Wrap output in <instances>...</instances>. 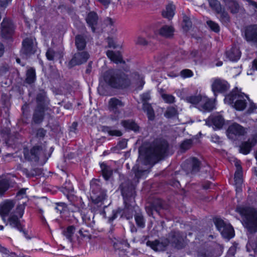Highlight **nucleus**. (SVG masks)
Returning <instances> with one entry per match:
<instances>
[{
    "label": "nucleus",
    "mask_w": 257,
    "mask_h": 257,
    "mask_svg": "<svg viewBox=\"0 0 257 257\" xmlns=\"http://www.w3.org/2000/svg\"><path fill=\"white\" fill-rule=\"evenodd\" d=\"M236 211L242 217V224L250 232L257 230V212L253 208L239 206L236 208Z\"/></svg>",
    "instance_id": "7ed1b4c3"
},
{
    "label": "nucleus",
    "mask_w": 257,
    "mask_h": 257,
    "mask_svg": "<svg viewBox=\"0 0 257 257\" xmlns=\"http://www.w3.org/2000/svg\"><path fill=\"white\" fill-rule=\"evenodd\" d=\"M177 114V110L175 107H169L167 108L164 115L166 117L170 118L175 117Z\"/></svg>",
    "instance_id": "4c0bfd02"
},
{
    "label": "nucleus",
    "mask_w": 257,
    "mask_h": 257,
    "mask_svg": "<svg viewBox=\"0 0 257 257\" xmlns=\"http://www.w3.org/2000/svg\"><path fill=\"white\" fill-rule=\"evenodd\" d=\"M75 228L74 226H69L66 228V230L64 231V235L68 240L71 241L72 237L75 232Z\"/></svg>",
    "instance_id": "58836bf2"
},
{
    "label": "nucleus",
    "mask_w": 257,
    "mask_h": 257,
    "mask_svg": "<svg viewBox=\"0 0 257 257\" xmlns=\"http://www.w3.org/2000/svg\"><path fill=\"white\" fill-rule=\"evenodd\" d=\"M69 209L71 210L72 212L80 211L81 209L80 207H77L73 204H71L69 207Z\"/></svg>",
    "instance_id": "0e129e2a"
},
{
    "label": "nucleus",
    "mask_w": 257,
    "mask_h": 257,
    "mask_svg": "<svg viewBox=\"0 0 257 257\" xmlns=\"http://www.w3.org/2000/svg\"><path fill=\"white\" fill-rule=\"evenodd\" d=\"M146 244L147 246H150L152 249L155 251H162L165 249L166 246V244L160 242L158 240L154 241L148 240Z\"/></svg>",
    "instance_id": "393cba45"
},
{
    "label": "nucleus",
    "mask_w": 257,
    "mask_h": 257,
    "mask_svg": "<svg viewBox=\"0 0 257 257\" xmlns=\"http://www.w3.org/2000/svg\"><path fill=\"white\" fill-rule=\"evenodd\" d=\"M7 189V186L2 182H0V195H2Z\"/></svg>",
    "instance_id": "69168bd1"
},
{
    "label": "nucleus",
    "mask_w": 257,
    "mask_h": 257,
    "mask_svg": "<svg viewBox=\"0 0 257 257\" xmlns=\"http://www.w3.org/2000/svg\"><path fill=\"white\" fill-rule=\"evenodd\" d=\"M120 189L121 190V194L123 197L124 202L126 205L127 201L128 200V197L130 196V194L132 195V192L134 189V187L132 185L131 187L126 188L125 186V184L122 183L120 186Z\"/></svg>",
    "instance_id": "c85d7f7f"
},
{
    "label": "nucleus",
    "mask_w": 257,
    "mask_h": 257,
    "mask_svg": "<svg viewBox=\"0 0 257 257\" xmlns=\"http://www.w3.org/2000/svg\"><path fill=\"white\" fill-rule=\"evenodd\" d=\"M175 6L172 4H169L167 6L165 10L163 12L162 15L164 17L171 19L175 14Z\"/></svg>",
    "instance_id": "473e14b6"
},
{
    "label": "nucleus",
    "mask_w": 257,
    "mask_h": 257,
    "mask_svg": "<svg viewBox=\"0 0 257 257\" xmlns=\"http://www.w3.org/2000/svg\"><path fill=\"white\" fill-rule=\"evenodd\" d=\"M127 146V142L125 140L120 141L117 144V147L120 149H123Z\"/></svg>",
    "instance_id": "13d9d810"
},
{
    "label": "nucleus",
    "mask_w": 257,
    "mask_h": 257,
    "mask_svg": "<svg viewBox=\"0 0 257 257\" xmlns=\"http://www.w3.org/2000/svg\"><path fill=\"white\" fill-rule=\"evenodd\" d=\"M46 55L49 60H54L60 56V54L55 52L53 49L50 48L47 50Z\"/></svg>",
    "instance_id": "37998d69"
},
{
    "label": "nucleus",
    "mask_w": 257,
    "mask_h": 257,
    "mask_svg": "<svg viewBox=\"0 0 257 257\" xmlns=\"http://www.w3.org/2000/svg\"><path fill=\"white\" fill-rule=\"evenodd\" d=\"M133 171L134 172L135 177L138 180L140 178L146 177L149 173L147 170H139L137 166L133 168ZM138 181H139L138 180L137 182H138Z\"/></svg>",
    "instance_id": "e433bc0d"
},
{
    "label": "nucleus",
    "mask_w": 257,
    "mask_h": 257,
    "mask_svg": "<svg viewBox=\"0 0 257 257\" xmlns=\"http://www.w3.org/2000/svg\"><path fill=\"white\" fill-rule=\"evenodd\" d=\"M214 224L223 237L230 239L234 236L233 227L229 224H226L223 220L219 218L214 219Z\"/></svg>",
    "instance_id": "0eeeda50"
},
{
    "label": "nucleus",
    "mask_w": 257,
    "mask_h": 257,
    "mask_svg": "<svg viewBox=\"0 0 257 257\" xmlns=\"http://www.w3.org/2000/svg\"><path fill=\"white\" fill-rule=\"evenodd\" d=\"M135 43L138 45H146L148 44L146 39L141 36H137L135 40Z\"/></svg>",
    "instance_id": "3c124183"
},
{
    "label": "nucleus",
    "mask_w": 257,
    "mask_h": 257,
    "mask_svg": "<svg viewBox=\"0 0 257 257\" xmlns=\"http://www.w3.org/2000/svg\"><path fill=\"white\" fill-rule=\"evenodd\" d=\"M181 76L183 78L190 77L193 75L192 71L189 69H184L181 71Z\"/></svg>",
    "instance_id": "864d4df0"
},
{
    "label": "nucleus",
    "mask_w": 257,
    "mask_h": 257,
    "mask_svg": "<svg viewBox=\"0 0 257 257\" xmlns=\"http://www.w3.org/2000/svg\"><path fill=\"white\" fill-rule=\"evenodd\" d=\"M86 22L89 27H91L92 31H95V26L97 24L98 17L94 12H90L88 14L86 18Z\"/></svg>",
    "instance_id": "bb28decb"
},
{
    "label": "nucleus",
    "mask_w": 257,
    "mask_h": 257,
    "mask_svg": "<svg viewBox=\"0 0 257 257\" xmlns=\"http://www.w3.org/2000/svg\"><path fill=\"white\" fill-rule=\"evenodd\" d=\"M89 57V55L87 52H78L74 54L70 63L72 65H80L85 63Z\"/></svg>",
    "instance_id": "a211bd4d"
},
{
    "label": "nucleus",
    "mask_w": 257,
    "mask_h": 257,
    "mask_svg": "<svg viewBox=\"0 0 257 257\" xmlns=\"http://www.w3.org/2000/svg\"><path fill=\"white\" fill-rule=\"evenodd\" d=\"M192 141L191 140L184 141L181 145V149L184 151L189 149L192 146Z\"/></svg>",
    "instance_id": "09e8293b"
},
{
    "label": "nucleus",
    "mask_w": 257,
    "mask_h": 257,
    "mask_svg": "<svg viewBox=\"0 0 257 257\" xmlns=\"http://www.w3.org/2000/svg\"><path fill=\"white\" fill-rule=\"evenodd\" d=\"M105 23L106 25L111 26L113 25L114 22L111 19L107 18L105 20Z\"/></svg>",
    "instance_id": "774afa93"
},
{
    "label": "nucleus",
    "mask_w": 257,
    "mask_h": 257,
    "mask_svg": "<svg viewBox=\"0 0 257 257\" xmlns=\"http://www.w3.org/2000/svg\"><path fill=\"white\" fill-rule=\"evenodd\" d=\"M207 24L210 29L214 32L217 33L219 31V27L217 23L209 20L207 21Z\"/></svg>",
    "instance_id": "de8ad7c7"
},
{
    "label": "nucleus",
    "mask_w": 257,
    "mask_h": 257,
    "mask_svg": "<svg viewBox=\"0 0 257 257\" xmlns=\"http://www.w3.org/2000/svg\"><path fill=\"white\" fill-rule=\"evenodd\" d=\"M188 165L191 167V173H195L199 170L200 163L195 158H191L187 160Z\"/></svg>",
    "instance_id": "7c9ffc66"
},
{
    "label": "nucleus",
    "mask_w": 257,
    "mask_h": 257,
    "mask_svg": "<svg viewBox=\"0 0 257 257\" xmlns=\"http://www.w3.org/2000/svg\"><path fill=\"white\" fill-rule=\"evenodd\" d=\"M14 206V203L13 201L8 200L4 202L0 207V214L4 217L8 215L10 211Z\"/></svg>",
    "instance_id": "412c9836"
},
{
    "label": "nucleus",
    "mask_w": 257,
    "mask_h": 257,
    "mask_svg": "<svg viewBox=\"0 0 257 257\" xmlns=\"http://www.w3.org/2000/svg\"><path fill=\"white\" fill-rule=\"evenodd\" d=\"M162 98L165 102L167 103H173L176 101V98L174 96L165 93H162Z\"/></svg>",
    "instance_id": "79ce46f5"
},
{
    "label": "nucleus",
    "mask_w": 257,
    "mask_h": 257,
    "mask_svg": "<svg viewBox=\"0 0 257 257\" xmlns=\"http://www.w3.org/2000/svg\"><path fill=\"white\" fill-rule=\"evenodd\" d=\"M246 133V129L237 123L229 125L226 131L227 136L231 140H235L238 137L244 136Z\"/></svg>",
    "instance_id": "1a4fd4ad"
},
{
    "label": "nucleus",
    "mask_w": 257,
    "mask_h": 257,
    "mask_svg": "<svg viewBox=\"0 0 257 257\" xmlns=\"http://www.w3.org/2000/svg\"><path fill=\"white\" fill-rule=\"evenodd\" d=\"M90 188L92 194L91 197L92 202L95 204L100 203L101 205L102 202L106 199V191L101 189L99 181L97 179L91 181Z\"/></svg>",
    "instance_id": "423d86ee"
},
{
    "label": "nucleus",
    "mask_w": 257,
    "mask_h": 257,
    "mask_svg": "<svg viewBox=\"0 0 257 257\" xmlns=\"http://www.w3.org/2000/svg\"><path fill=\"white\" fill-rule=\"evenodd\" d=\"M211 140L212 142L215 143H219L220 142V138L215 134H213L211 136Z\"/></svg>",
    "instance_id": "680f3d73"
},
{
    "label": "nucleus",
    "mask_w": 257,
    "mask_h": 257,
    "mask_svg": "<svg viewBox=\"0 0 257 257\" xmlns=\"http://www.w3.org/2000/svg\"><path fill=\"white\" fill-rule=\"evenodd\" d=\"M44 108L41 106H38L33 115V120L35 123L41 122L44 116Z\"/></svg>",
    "instance_id": "2f4dec72"
},
{
    "label": "nucleus",
    "mask_w": 257,
    "mask_h": 257,
    "mask_svg": "<svg viewBox=\"0 0 257 257\" xmlns=\"http://www.w3.org/2000/svg\"><path fill=\"white\" fill-rule=\"evenodd\" d=\"M105 131L110 136L120 137L122 135V133L121 131L117 130H113L109 127H107L105 129Z\"/></svg>",
    "instance_id": "a18cd8bd"
},
{
    "label": "nucleus",
    "mask_w": 257,
    "mask_h": 257,
    "mask_svg": "<svg viewBox=\"0 0 257 257\" xmlns=\"http://www.w3.org/2000/svg\"><path fill=\"white\" fill-rule=\"evenodd\" d=\"M36 50V45L32 39L27 38L23 42V48L21 53L26 57L33 54Z\"/></svg>",
    "instance_id": "ddd939ff"
},
{
    "label": "nucleus",
    "mask_w": 257,
    "mask_h": 257,
    "mask_svg": "<svg viewBox=\"0 0 257 257\" xmlns=\"http://www.w3.org/2000/svg\"><path fill=\"white\" fill-rule=\"evenodd\" d=\"M246 247L247 249H248L249 247H251L254 250V252L257 254V238L254 242H252L250 240L248 241L246 245Z\"/></svg>",
    "instance_id": "603ef678"
},
{
    "label": "nucleus",
    "mask_w": 257,
    "mask_h": 257,
    "mask_svg": "<svg viewBox=\"0 0 257 257\" xmlns=\"http://www.w3.org/2000/svg\"><path fill=\"white\" fill-rule=\"evenodd\" d=\"M65 204L63 203H60L57 204V206L55 207V209L61 213L64 211Z\"/></svg>",
    "instance_id": "bf43d9fd"
},
{
    "label": "nucleus",
    "mask_w": 257,
    "mask_h": 257,
    "mask_svg": "<svg viewBox=\"0 0 257 257\" xmlns=\"http://www.w3.org/2000/svg\"><path fill=\"white\" fill-rule=\"evenodd\" d=\"M102 175L105 180H108L110 176L112 175V170L108 166H106L105 164H102L100 165Z\"/></svg>",
    "instance_id": "f704fd0d"
},
{
    "label": "nucleus",
    "mask_w": 257,
    "mask_h": 257,
    "mask_svg": "<svg viewBox=\"0 0 257 257\" xmlns=\"http://www.w3.org/2000/svg\"><path fill=\"white\" fill-rule=\"evenodd\" d=\"M257 142V135L254 137L253 140H249L247 142L243 143L240 147V152L244 155L248 154L251 148Z\"/></svg>",
    "instance_id": "b1692460"
},
{
    "label": "nucleus",
    "mask_w": 257,
    "mask_h": 257,
    "mask_svg": "<svg viewBox=\"0 0 257 257\" xmlns=\"http://www.w3.org/2000/svg\"><path fill=\"white\" fill-rule=\"evenodd\" d=\"M150 98V94L148 92L141 95V99L143 102V109L145 112H147L149 119L152 120L155 117L154 112L151 104L147 102Z\"/></svg>",
    "instance_id": "f8f14e48"
},
{
    "label": "nucleus",
    "mask_w": 257,
    "mask_h": 257,
    "mask_svg": "<svg viewBox=\"0 0 257 257\" xmlns=\"http://www.w3.org/2000/svg\"><path fill=\"white\" fill-rule=\"evenodd\" d=\"M235 251V249L234 247H230L227 252V255L229 256L230 257H232V256L234 255Z\"/></svg>",
    "instance_id": "338daca9"
},
{
    "label": "nucleus",
    "mask_w": 257,
    "mask_h": 257,
    "mask_svg": "<svg viewBox=\"0 0 257 257\" xmlns=\"http://www.w3.org/2000/svg\"><path fill=\"white\" fill-rule=\"evenodd\" d=\"M135 219L137 225L141 227L144 228L145 226V221L142 214L138 213L135 215Z\"/></svg>",
    "instance_id": "ea45409f"
},
{
    "label": "nucleus",
    "mask_w": 257,
    "mask_h": 257,
    "mask_svg": "<svg viewBox=\"0 0 257 257\" xmlns=\"http://www.w3.org/2000/svg\"><path fill=\"white\" fill-rule=\"evenodd\" d=\"M224 123V119L219 114H213L210 116L206 120V124L208 126H212L216 128H220Z\"/></svg>",
    "instance_id": "dca6fc26"
},
{
    "label": "nucleus",
    "mask_w": 257,
    "mask_h": 257,
    "mask_svg": "<svg viewBox=\"0 0 257 257\" xmlns=\"http://www.w3.org/2000/svg\"><path fill=\"white\" fill-rule=\"evenodd\" d=\"M220 14V20L223 23H227L229 21V17L228 14L221 9V12L219 13Z\"/></svg>",
    "instance_id": "8fccbe9b"
},
{
    "label": "nucleus",
    "mask_w": 257,
    "mask_h": 257,
    "mask_svg": "<svg viewBox=\"0 0 257 257\" xmlns=\"http://www.w3.org/2000/svg\"><path fill=\"white\" fill-rule=\"evenodd\" d=\"M46 134V131L43 128H39L37 132V136L39 138H43Z\"/></svg>",
    "instance_id": "052dcab7"
},
{
    "label": "nucleus",
    "mask_w": 257,
    "mask_h": 257,
    "mask_svg": "<svg viewBox=\"0 0 257 257\" xmlns=\"http://www.w3.org/2000/svg\"><path fill=\"white\" fill-rule=\"evenodd\" d=\"M124 103L120 100L113 97L109 99L108 103V108L111 114L109 118L113 121L119 120L122 116V111L119 109V108L124 106Z\"/></svg>",
    "instance_id": "39448f33"
},
{
    "label": "nucleus",
    "mask_w": 257,
    "mask_h": 257,
    "mask_svg": "<svg viewBox=\"0 0 257 257\" xmlns=\"http://www.w3.org/2000/svg\"><path fill=\"white\" fill-rule=\"evenodd\" d=\"M214 108V101L202 95L197 108L202 111H210Z\"/></svg>",
    "instance_id": "4468645a"
},
{
    "label": "nucleus",
    "mask_w": 257,
    "mask_h": 257,
    "mask_svg": "<svg viewBox=\"0 0 257 257\" xmlns=\"http://www.w3.org/2000/svg\"><path fill=\"white\" fill-rule=\"evenodd\" d=\"M121 125L125 130H133L137 132L139 130V126L133 120H123L121 122Z\"/></svg>",
    "instance_id": "c756f323"
},
{
    "label": "nucleus",
    "mask_w": 257,
    "mask_h": 257,
    "mask_svg": "<svg viewBox=\"0 0 257 257\" xmlns=\"http://www.w3.org/2000/svg\"><path fill=\"white\" fill-rule=\"evenodd\" d=\"M104 82L109 86L114 88H123L132 83L143 85V77L137 72L130 75L120 70L110 69L106 71L101 76Z\"/></svg>",
    "instance_id": "f257e3e1"
},
{
    "label": "nucleus",
    "mask_w": 257,
    "mask_h": 257,
    "mask_svg": "<svg viewBox=\"0 0 257 257\" xmlns=\"http://www.w3.org/2000/svg\"><path fill=\"white\" fill-rule=\"evenodd\" d=\"M226 57L229 60L237 61L241 56V52L237 46H233L230 49L226 51Z\"/></svg>",
    "instance_id": "aec40b11"
},
{
    "label": "nucleus",
    "mask_w": 257,
    "mask_h": 257,
    "mask_svg": "<svg viewBox=\"0 0 257 257\" xmlns=\"http://www.w3.org/2000/svg\"><path fill=\"white\" fill-rule=\"evenodd\" d=\"M247 112L249 113H257V105L250 101Z\"/></svg>",
    "instance_id": "5fc2aeb1"
},
{
    "label": "nucleus",
    "mask_w": 257,
    "mask_h": 257,
    "mask_svg": "<svg viewBox=\"0 0 257 257\" xmlns=\"http://www.w3.org/2000/svg\"><path fill=\"white\" fill-rule=\"evenodd\" d=\"M25 205L23 204H20L19 205L16 209V211L15 212V213L14 214L18 216L19 218L22 217L24 213V210H25Z\"/></svg>",
    "instance_id": "c03bdc74"
},
{
    "label": "nucleus",
    "mask_w": 257,
    "mask_h": 257,
    "mask_svg": "<svg viewBox=\"0 0 257 257\" xmlns=\"http://www.w3.org/2000/svg\"><path fill=\"white\" fill-rule=\"evenodd\" d=\"M246 41L257 47V25L247 27L245 32Z\"/></svg>",
    "instance_id": "2eb2a0df"
},
{
    "label": "nucleus",
    "mask_w": 257,
    "mask_h": 257,
    "mask_svg": "<svg viewBox=\"0 0 257 257\" xmlns=\"http://www.w3.org/2000/svg\"><path fill=\"white\" fill-rule=\"evenodd\" d=\"M46 149L41 146H34L30 150L24 148L23 151L25 158L30 161L37 162L40 159L45 158Z\"/></svg>",
    "instance_id": "20e7f679"
},
{
    "label": "nucleus",
    "mask_w": 257,
    "mask_h": 257,
    "mask_svg": "<svg viewBox=\"0 0 257 257\" xmlns=\"http://www.w3.org/2000/svg\"><path fill=\"white\" fill-rule=\"evenodd\" d=\"M224 101L225 103L239 111L243 110L247 105H249L251 101L248 96L237 88L233 89L226 95Z\"/></svg>",
    "instance_id": "f03ea898"
},
{
    "label": "nucleus",
    "mask_w": 257,
    "mask_h": 257,
    "mask_svg": "<svg viewBox=\"0 0 257 257\" xmlns=\"http://www.w3.org/2000/svg\"><path fill=\"white\" fill-rule=\"evenodd\" d=\"M237 170L234 174V182L237 191H241V187L242 183V171L241 166L236 164Z\"/></svg>",
    "instance_id": "5701e85b"
},
{
    "label": "nucleus",
    "mask_w": 257,
    "mask_h": 257,
    "mask_svg": "<svg viewBox=\"0 0 257 257\" xmlns=\"http://www.w3.org/2000/svg\"><path fill=\"white\" fill-rule=\"evenodd\" d=\"M36 79L35 71L33 68H30L28 70L27 72V77L26 81L29 84L32 83Z\"/></svg>",
    "instance_id": "c9c22d12"
},
{
    "label": "nucleus",
    "mask_w": 257,
    "mask_h": 257,
    "mask_svg": "<svg viewBox=\"0 0 257 257\" xmlns=\"http://www.w3.org/2000/svg\"><path fill=\"white\" fill-rule=\"evenodd\" d=\"M1 25L3 37L6 38L10 37L14 31V27L12 21L7 18L4 19Z\"/></svg>",
    "instance_id": "f3484780"
},
{
    "label": "nucleus",
    "mask_w": 257,
    "mask_h": 257,
    "mask_svg": "<svg viewBox=\"0 0 257 257\" xmlns=\"http://www.w3.org/2000/svg\"><path fill=\"white\" fill-rule=\"evenodd\" d=\"M107 43L108 47L110 48H116L117 46L116 44L115 40L111 38H108L107 39Z\"/></svg>",
    "instance_id": "4d7b16f0"
},
{
    "label": "nucleus",
    "mask_w": 257,
    "mask_h": 257,
    "mask_svg": "<svg viewBox=\"0 0 257 257\" xmlns=\"http://www.w3.org/2000/svg\"><path fill=\"white\" fill-rule=\"evenodd\" d=\"M178 96L184 100L185 102L191 104L192 105L197 108L201 99L202 95L201 94H187L186 90L183 89L178 93Z\"/></svg>",
    "instance_id": "9d476101"
},
{
    "label": "nucleus",
    "mask_w": 257,
    "mask_h": 257,
    "mask_svg": "<svg viewBox=\"0 0 257 257\" xmlns=\"http://www.w3.org/2000/svg\"><path fill=\"white\" fill-rule=\"evenodd\" d=\"M86 42L85 37L77 35L75 37V45L78 50H83L86 47Z\"/></svg>",
    "instance_id": "72a5a7b5"
},
{
    "label": "nucleus",
    "mask_w": 257,
    "mask_h": 257,
    "mask_svg": "<svg viewBox=\"0 0 257 257\" xmlns=\"http://www.w3.org/2000/svg\"><path fill=\"white\" fill-rule=\"evenodd\" d=\"M108 58L116 64L124 63L122 55L119 51L108 50L106 52Z\"/></svg>",
    "instance_id": "4be33fe9"
},
{
    "label": "nucleus",
    "mask_w": 257,
    "mask_h": 257,
    "mask_svg": "<svg viewBox=\"0 0 257 257\" xmlns=\"http://www.w3.org/2000/svg\"><path fill=\"white\" fill-rule=\"evenodd\" d=\"M20 218L15 214L11 215L9 218V224L11 227L17 228L20 231H22L24 236L26 237V233L23 230V225L21 223Z\"/></svg>",
    "instance_id": "6ab92c4d"
},
{
    "label": "nucleus",
    "mask_w": 257,
    "mask_h": 257,
    "mask_svg": "<svg viewBox=\"0 0 257 257\" xmlns=\"http://www.w3.org/2000/svg\"><path fill=\"white\" fill-rule=\"evenodd\" d=\"M228 7L232 13H236L237 12L239 6L235 1H231L228 4Z\"/></svg>",
    "instance_id": "49530a36"
},
{
    "label": "nucleus",
    "mask_w": 257,
    "mask_h": 257,
    "mask_svg": "<svg viewBox=\"0 0 257 257\" xmlns=\"http://www.w3.org/2000/svg\"><path fill=\"white\" fill-rule=\"evenodd\" d=\"M183 29L185 30H187L192 26V23L190 21L189 19L187 17H185L183 20Z\"/></svg>",
    "instance_id": "6e6d98bb"
},
{
    "label": "nucleus",
    "mask_w": 257,
    "mask_h": 257,
    "mask_svg": "<svg viewBox=\"0 0 257 257\" xmlns=\"http://www.w3.org/2000/svg\"><path fill=\"white\" fill-rule=\"evenodd\" d=\"M174 30L170 26H164L159 30V34L165 38H171L173 36Z\"/></svg>",
    "instance_id": "a878e982"
},
{
    "label": "nucleus",
    "mask_w": 257,
    "mask_h": 257,
    "mask_svg": "<svg viewBox=\"0 0 257 257\" xmlns=\"http://www.w3.org/2000/svg\"><path fill=\"white\" fill-rule=\"evenodd\" d=\"M168 144L166 142H163L158 146L154 150L155 156L157 157H162L165 155L168 149Z\"/></svg>",
    "instance_id": "cd10ccee"
},
{
    "label": "nucleus",
    "mask_w": 257,
    "mask_h": 257,
    "mask_svg": "<svg viewBox=\"0 0 257 257\" xmlns=\"http://www.w3.org/2000/svg\"><path fill=\"white\" fill-rule=\"evenodd\" d=\"M210 81L211 89L214 95H216L218 93H225L230 87L229 83L224 79L220 78H213Z\"/></svg>",
    "instance_id": "6e6552de"
},
{
    "label": "nucleus",
    "mask_w": 257,
    "mask_h": 257,
    "mask_svg": "<svg viewBox=\"0 0 257 257\" xmlns=\"http://www.w3.org/2000/svg\"><path fill=\"white\" fill-rule=\"evenodd\" d=\"M170 241L175 244L178 248L183 247L186 243V235L181 234L179 231L172 232L169 236Z\"/></svg>",
    "instance_id": "9b49d317"
},
{
    "label": "nucleus",
    "mask_w": 257,
    "mask_h": 257,
    "mask_svg": "<svg viewBox=\"0 0 257 257\" xmlns=\"http://www.w3.org/2000/svg\"><path fill=\"white\" fill-rule=\"evenodd\" d=\"M210 6L214 9L217 13L221 12V7L219 2L216 0H209Z\"/></svg>",
    "instance_id": "a19ab883"
},
{
    "label": "nucleus",
    "mask_w": 257,
    "mask_h": 257,
    "mask_svg": "<svg viewBox=\"0 0 257 257\" xmlns=\"http://www.w3.org/2000/svg\"><path fill=\"white\" fill-rule=\"evenodd\" d=\"M12 0H0V7H6L11 3Z\"/></svg>",
    "instance_id": "e2e57ef3"
}]
</instances>
